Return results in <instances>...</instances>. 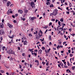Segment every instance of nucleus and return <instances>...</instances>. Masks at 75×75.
I'll return each mask as SVG.
<instances>
[{
    "label": "nucleus",
    "instance_id": "4d7b16f0",
    "mask_svg": "<svg viewBox=\"0 0 75 75\" xmlns=\"http://www.w3.org/2000/svg\"><path fill=\"white\" fill-rule=\"evenodd\" d=\"M71 35L73 36L74 35H74H75V34H71Z\"/></svg>",
    "mask_w": 75,
    "mask_h": 75
},
{
    "label": "nucleus",
    "instance_id": "338daca9",
    "mask_svg": "<svg viewBox=\"0 0 75 75\" xmlns=\"http://www.w3.org/2000/svg\"><path fill=\"white\" fill-rule=\"evenodd\" d=\"M15 74V72H13L12 74V75H14Z\"/></svg>",
    "mask_w": 75,
    "mask_h": 75
},
{
    "label": "nucleus",
    "instance_id": "2f4dec72",
    "mask_svg": "<svg viewBox=\"0 0 75 75\" xmlns=\"http://www.w3.org/2000/svg\"><path fill=\"white\" fill-rule=\"evenodd\" d=\"M23 43L24 45H27V43Z\"/></svg>",
    "mask_w": 75,
    "mask_h": 75
},
{
    "label": "nucleus",
    "instance_id": "603ef678",
    "mask_svg": "<svg viewBox=\"0 0 75 75\" xmlns=\"http://www.w3.org/2000/svg\"><path fill=\"white\" fill-rule=\"evenodd\" d=\"M63 28H59V30H61V29H62H62H63Z\"/></svg>",
    "mask_w": 75,
    "mask_h": 75
},
{
    "label": "nucleus",
    "instance_id": "49530a36",
    "mask_svg": "<svg viewBox=\"0 0 75 75\" xmlns=\"http://www.w3.org/2000/svg\"><path fill=\"white\" fill-rule=\"evenodd\" d=\"M12 17L13 18H15V16H14L13 15H12Z\"/></svg>",
    "mask_w": 75,
    "mask_h": 75
},
{
    "label": "nucleus",
    "instance_id": "aec40b11",
    "mask_svg": "<svg viewBox=\"0 0 75 75\" xmlns=\"http://www.w3.org/2000/svg\"><path fill=\"white\" fill-rule=\"evenodd\" d=\"M35 62H37V63H38L39 62L38 61V60H36L35 61Z\"/></svg>",
    "mask_w": 75,
    "mask_h": 75
},
{
    "label": "nucleus",
    "instance_id": "2eb2a0df",
    "mask_svg": "<svg viewBox=\"0 0 75 75\" xmlns=\"http://www.w3.org/2000/svg\"><path fill=\"white\" fill-rule=\"evenodd\" d=\"M47 5H48V4H50V2H47L46 3Z\"/></svg>",
    "mask_w": 75,
    "mask_h": 75
},
{
    "label": "nucleus",
    "instance_id": "9b49d317",
    "mask_svg": "<svg viewBox=\"0 0 75 75\" xmlns=\"http://www.w3.org/2000/svg\"><path fill=\"white\" fill-rule=\"evenodd\" d=\"M18 12L20 14H22L23 13V11H21V10H18Z\"/></svg>",
    "mask_w": 75,
    "mask_h": 75
},
{
    "label": "nucleus",
    "instance_id": "5fc2aeb1",
    "mask_svg": "<svg viewBox=\"0 0 75 75\" xmlns=\"http://www.w3.org/2000/svg\"><path fill=\"white\" fill-rule=\"evenodd\" d=\"M55 12H57V11H58V10H57V9H55Z\"/></svg>",
    "mask_w": 75,
    "mask_h": 75
},
{
    "label": "nucleus",
    "instance_id": "09e8293b",
    "mask_svg": "<svg viewBox=\"0 0 75 75\" xmlns=\"http://www.w3.org/2000/svg\"><path fill=\"white\" fill-rule=\"evenodd\" d=\"M27 43L28 42L26 41H25L24 42V43Z\"/></svg>",
    "mask_w": 75,
    "mask_h": 75
},
{
    "label": "nucleus",
    "instance_id": "39448f33",
    "mask_svg": "<svg viewBox=\"0 0 75 75\" xmlns=\"http://www.w3.org/2000/svg\"><path fill=\"white\" fill-rule=\"evenodd\" d=\"M31 6L33 8V7H34V2L32 1L31 3Z\"/></svg>",
    "mask_w": 75,
    "mask_h": 75
},
{
    "label": "nucleus",
    "instance_id": "473e14b6",
    "mask_svg": "<svg viewBox=\"0 0 75 75\" xmlns=\"http://www.w3.org/2000/svg\"><path fill=\"white\" fill-rule=\"evenodd\" d=\"M50 16H52L53 15V13H50Z\"/></svg>",
    "mask_w": 75,
    "mask_h": 75
},
{
    "label": "nucleus",
    "instance_id": "423d86ee",
    "mask_svg": "<svg viewBox=\"0 0 75 75\" xmlns=\"http://www.w3.org/2000/svg\"><path fill=\"white\" fill-rule=\"evenodd\" d=\"M4 27V25H3V23H1L0 24V28H3Z\"/></svg>",
    "mask_w": 75,
    "mask_h": 75
},
{
    "label": "nucleus",
    "instance_id": "f3484780",
    "mask_svg": "<svg viewBox=\"0 0 75 75\" xmlns=\"http://www.w3.org/2000/svg\"><path fill=\"white\" fill-rule=\"evenodd\" d=\"M43 39H40V40H41V42H42V41H44V38H43Z\"/></svg>",
    "mask_w": 75,
    "mask_h": 75
},
{
    "label": "nucleus",
    "instance_id": "f8f14e48",
    "mask_svg": "<svg viewBox=\"0 0 75 75\" xmlns=\"http://www.w3.org/2000/svg\"><path fill=\"white\" fill-rule=\"evenodd\" d=\"M38 35H39V37L40 38L41 37H42V34H41L40 35V33H38Z\"/></svg>",
    "mask_w": 75,
    "mask_h": 75
},
{
    "label": "nucleus",
    "instance_id": "6ab92c4d",
    "mask_svg": "<svg viewBox=\"0 0 75 75\" xmlns=\"http://www.w3.org/2000/svg\"><path fill=\"white\" fill-rule=\"evenodd\" d=\"M25 65L26 67H27V65H28V66H29V64H27V63H25Z\"/></svg>",
    "mask_w": 75,
    "mask_h": 75
},
{
    "label": "nucleus",
    "instance_id": "7c9ffc66",
    "mask_svg": "<svg viewBox=\"0 0 75 75\" xmlns=\"http://www.w3.org/2000/svg\"><path fill=\"white\" fill-rule=\"evenodd\" d=\"M55 20V19H52V20H51V21H54Z\"/></svg>",
    "mask_w": 75,
    "mask_h": 75
},
{
    "label": "nucleus",
    "instance_id": "72a5a7b5",
    "mask_svg": "<svg viewBox=\"0 0 75 75\" xmlns=\"http://www.w3.org/2000/svg\"><path fill=\"white\" fill-rule=\"evenodd\" d=\"M27 12H28L27 10H25V13H27Z\"/></svg>",
    "mask_w": 75,
    "mask_h": 75
},
{
    "label": "nucleus",
    "instance_id": "e2e57ef3",
    "mask_svg": "<svg viewBox=\"0 0 75 75\" xmlns=\"http://www.w3.org/2000/svg\"><path fill=\"white\" fill-rule=\"evenodd\" d=\"M6 74L7 75H9V74L8 73V72L6 73Z\"/></svg>",
    "mask_w": 75,
    "mask_h": 75
},
{
    "label": "nucleus",
    "instance_id": "e433bc0d",
    "mask_svg": "<svg viewBox=\"0 0 75 75\" xmlns=\"http://www.w3.org/2000/svg\"><path fill=\"white\" fill-rule=\"evenodd\" d=\"M33 65V64H30V68H32V66Z\"/></svg>",
    "mask_w": 75,
    "mask_h": 75
},
{
    "label": "nucleus",
    "instance_id": "3c124183",
    "mask_svg": "<svg viewBox=\"0 0 75 75\" xmlns=\"http://www.w3.org/2000/svg\"><path fill=\"white\" fill-rule=\"evenodd\" d=\"M15 17H17V16H18V14H16L15 15Z\"/></svg>",
    "mask_w": 75,
    "mask_h": 75
},
{
    "label": "nucleus",
    "instance_id": "0eeeda50",
    "mask_svg": "<svg viewBox=\"0 0 75 75\" xmlns=\"http://www.w3.org/2000/svg\"><path fill=\"white\" fill-rule=\"evenodd\" d=\"M53 16H56V15H57V14H58V12H54V11L53 13Z\"/></svg>",
    "mask_w": 75,
    "mask_h": 75
},
{
    "label": "nucleus",
    "instance_id": "4468645a",
    "mask_svg": "<svg viewBox=\"0 0 75 75\" xmlns=\"http://www.w3.org/2000/svg\"><path fill=\"white\" fill-rule=\"evenodd\" d=\"M7 0H3V2L4 3H5L7 2Z\"/></svg>",
    "mask_w": 75,
    "mask_h": 75
},
{
    "label": "nucleus",
    "instance_id": "37998d69",
    "mask_svg": "<svg viewBox=\"0 0 75 75\" xmlns=\"http://www.w3.org/2000/svg\"><path fill=\"white\" fill-rule=\"evenodd\" d=\"M67 13V14H69V12L68 11H67L66 12Z\"/></svg>",
    "mask_w": 75,
    "mask_h": 75
},
{
    "label": "nucleus",
    "instance_id": "1a4fd4ad",
    "mask_svg": "<svg viewBox=\"0 0 75 75\" xmlns=\"http://www.w3.org/2000/svg\"><path fill=\"white\" fill-rule=\"evenodd\" d=\"M8 26L10 28H13V26L10 24H9V25Z\"/></svg>",
    "mask_w": 75,
    "mask_h": 75
},
{
    "label": "nucleus",
    "instance_id": "ea45409f",
    "mask_svg": "<svg viewBox=\"0 0 75 75\" xmlns=\"http://www.w3.org/2000/svg\"><path fill=\"white\" fill-rule=\"evenodd\" d=\"M45 62H42V64H43V65H45Z\"/></svg>",
    "mask_w": 75,
    "mask_h": 75
},
{
    "label": "nucleus",
    "instance_id": "4be33fe9",
    "mask_svg": "<svg viewBox=\"0 0 75 75\" xmlns=\"http://www.w3.org/2000/svg\"><path fill=\"white\" fill-rule=\"evenodd\" d=\"M6 48V47H3L2 48V50L3 51H4V49Z\"/></svg>",
    "mask_w": 75,
    "mask_h": 75
},
{
    "label": "nucleus",
    "instance_id": "20e7f679",
    "mask_svg": "<svg viewBox=\"0 0 75 75\" xmlns=\"http://www.w3.org/2000/svg\"><path fill=\"white\" fill-rule=\"evenodd\" d=\"M5 33V32H4V30H0V35H3V34H4Z\"/></svg>",
    "mask_w": 75,
    "mask_h": 75
},
{
    "label": "nucleus",
    "instance_id": "a211bd4d",
    "mask_svg": "<svg viewBox=\"0 0 75 75\" xmlns=\"http://www.w3.org/2000/svg\"><path fill=\"white\" fill-rule=\"evenodd\" d=\"M50 37H49V40H51V36H49Z\"/></svg>",
    "mask_w": 75,
    "mask_h": 75
},
{
    "label": "nucleus",
    "instance_id": "0e129e2a",
    "mask_svg": "<svg viewBox=\"0 0 75 75\" xmlns=\"http://www.w3.org/2000/svg\"><path fill=\"white\" fill-rule=\"evenodd\" d=\"M40 42H38L36 43L37 44H40Z\"/></svg>",
    "mask_w": 75,
    "mask_h": 75
},
{
    "label": "nucleus",
    "instance_id": "5701e85b",
    "mask_svg": "<svg viewBox=\"0 0 75 75\" xmlns=\"http://www.w3.org/2000/svg\"><path fill=\"white\" fill-rule=\"evenodd\" d=\"M58 24H59V25L60 26L61 25V22L59 21L58 23Z\"/></svg>",
    "mask_w": 75,
    "mask_h": 75
},
{
    "label": "nucleus",
    "instance_id": "7ed1b4c3",
    "mask_svg": "<svg viewBox=\"0 0 75 75\" xmlns=\"http://www.w3.org/2000/svg\"><path fill=\"white\" fill-rule=\"evenodd\" d=\"M29 18L30 20H31V21H33L34 20V19H36L37 18L35 17H30Z\"/></svg>",
    "mask_w": 75,
    "mask_h": 75
},
{
    "label": "nucleus",
    "instance_id": "680f3d73",
    "mask_svg": "<svg viewBox=\"0 0 75 75\" xmlns=\"http://www.w3.org/2000/svg\"><path fill=\"white\" fill-rule=\"evenodd\" d=\"M25 62V60H23L22 61V62Z\"/></svg>",
    "mask_w": 75,
    "mask_h": 75
},
{
    "label": "nucleus",
    "instance_id": "79ce46f5",
    "mask_svg": "<svg viewBox=\"0 0 75 75\" xmlns=\"http://www.w3.org/2000/svg\"><path fill=\"white\" fill-rule=\"evenodd\" d=\"M68 52L69 53H70L71 52V50H70V49H69V50H68Z\"/></svg>",
    "mask_w": 75,
    "mask_h": 75
},
{
    "label": "nucleus",
    "instance_id": "b1692460",
    "mask_svg": "<svg viewBox=\"0 0 75 75\" xmlns=\"http://www.w3.org/2000/svg\"><path fill=\"white\" fill-rule=\"evenodd\" d=\"M40 38V37H36V39H39Z\"/></svg>",
    "mask_w": 75,
    "mask_h": 75
},
{
    "label": "nucleus",
    "instance_id": "13d9d810",
    "mask_svg": "<svg viewBox=\"0 0 75 75\" xmlns=\"http://www.w3.org/2000/svg\"><path fill=\"white\" fill-rule=\"evenodd\" d=\"M29 50V51H30V52H31V51H32V50L31 49H30Z\"/></svg>",
    "mask_w": 75,
    "mask_h": 75
},
{
    "label": "nucleus",
    "instance_id": "6e6552de",
    "mask_svg": "<svg viewBox=\"0 0 75 75\" xmlns=\"http://www.w3.org/2000/svg\"><path fill=\"white\" fill-rule=\"evenodd\" d=\"M42 50L41 49H40L38 51V53L40 54H41L42 53Z\"/></svg>",
    "mask_w": 75,
    "mask_h": 75
},
{
    "label": "nucleus",
    "instance_id": "c756f323",
    "mask_svg": "<svg viewBox=\"0 0 75 75\" xmlns=\"http://www.w3.org/2000/svg\"><path fill=\"white\" fill-rule=\"evenodd\" d=\"M69 56H70V57H72V56H73V55H72V54H69Z\"/></svg>",
    "mask_w": 75,
    "mask_h": 75
},
{
    "label": "nucleus",
    "instance_id": "69168bd1",
    "mask_svg": "<svg viewBox=\"0 0 75 75\" xmlns=\"http://www.w3.org/2000/svg\"><path fill=\"white\" fill-rule=\"evenodd\" d=\"M34 55H35V56H37V53H35Z\"/></svg>",
    "mask_w": 75,
    "mask_h": 75
},
{
    "label": "nucleus",
    "instance_id": "412c9836",
    "mask_svg": "<svg viewBox=\"0 0 75 75\" xmlns=\"http://www.w3.org/2000/svg\"><path fill=\"white\" fill-rule=\"evenodd\" d=\"M42 50H45V47H42Z\"/></svg>",
    "mask_w": 75,
    "mask_h": 75
},
{
    "label": "nucleus",
    "instance_id": "58836bf2",
    "mask_svg": "<svg viewBox=\"0 0 75 75\" xmlns=\"http://www.w3.org/2000/svg\"><path fill=\"white\" fill-rule=\"evenodd\" d=\"M63 65H64L63 64L61 63V67H63Z\"/></svg>",
    "mask_w": 75,
    "mask_h": 75
},
{
    "label": "nucleus",
    "instance_id": "a18cd8bd",
    "mask_svg": "<svg viewBox=\"0 0 75 75\" xmlns=\"http://www.w3.org/2000/svg\"><path fill=\"white\" fill-rule=\"evenodd\" d=\"M67 64H68L67 65H68V66H69V65H70V64H69V62H68Z\"/></svg>",
    "mask_w": 75,
    "mask_h": 75
},
{
    "label": "nucleus",
    "instance_id": "ddd939ff",
    "mask_svg": "<svg viewBox=\"0 0 75 75\" xmlns=\"http://www.w3.org/2000/svg\"><path fill=\"white\" fill-rule=\"evenodd\" d=\"M21 20H23V21H24V20H25V18H23V17H21Z\"/></svg>",
    "mask_w": 75,
    "mask_h": 75
},
{
    "label": "nucleus",
    "instance_id": "a878e982",
    "mask_svg": "<svg viewBox=\"0 0 75 75\" xmlns=\"http://www.w3.org/2000/svg\"><path fill=\"white\" fill-rule=\"evenodd\" d=\"M60 21H61V22H63L64 21V19H61L60 20Z\"/></svg>",
    "mask_w": 75,
    "mask_h": 75
},
{
    "label": "nucleus",
    "instance_id": "c9c22d12",
    "mask_svg": "<svg viewBox=\"0 0 75 75\" xmlns=\"http://www.w3.org/2000/svg\"><path fill=\"white\" fill-rule=\"evenodd\" d=\"M52 45V43H51V42H50L49 45Z\"/></svg>",
    "mask_w": 75,
    "mask_h": 75
},
{
    "label": "nucleus",
    "instance_id": "bb28decb",
    "mask_svg": "<svg viewBox=\"0 0 75 75\" xmlns=\"http://www.w3.org/2000/svg\"><path fill=\"white\" fill-rule=\"evenodd\" d=\"M39 33H41V34H42V31H41V30H40V31H39Z\"/></svg>",
    "mask_w": 75,
    "mask_h": 75
},
{
    "label": "nucleus",
    "instance_id": "864d4df0",
    "mask_svg": "<svg viewBox=\"0 0 75 75\" xmlns=\"http://www.w3.org/2000/svg\"><path fill=\"white\" fill-rule=\"evenodd\" d=\"M65 4L66 5V6H68V4H67V3L65 2Z\"/></svg>",
    "mask_w": 75,
    "mask_h": 75
},
{
    "label": "nucleus",
    "instance_id": "4c0bfd02",
    "mask_svg": "<svg viewBox=\"0 0 75 75\" xmlns=\"http://www.w3.org/2000/svg\"><path fill=\"white\" fill-rule=\"evenodd\" d=\"M48 26H45V27H44L43 28H47Z\"/></svg>",
    "mask_w": 75,
    "mask_h": 75
},
{
    "label": "nucleus",
    "instance_id": "f704fd0d",
    "mask_svg": "<svg viewBox=\"0 0 75 75\" xmlns=\"http://www.w3.org/2000/svg\"><path fill=\"white\" fill-rule=\"evenodd\" d=\"M8 37L9 38H13V37H11L10 36H9Z\"/></svg>",
    "mask_w": 75,
    "mask_h": 75
},
{
    "label": "nucleus",
    "instance_id": "de8ad7c7",
    "mask_svg": "<svg viewBox=\"0 0 75 75\" xmlns=\"http://www.w3.org/2000/svg\"><path fill=\"white\" fill-rule=\"evenodd\" d=\"M1 73H4V71L1 70Z\"/></svg>",
    "mask_w": 75,
    "mask_h": 75
},
{
    "label": "nucleus",
    "instance_id": "c85d7f7f",
    "mask_svg": "<svg viewBox=\"0 0 75 75\" xmlns=\"http://www.w3.org/2000/svg\"><path fill=\"white\" fill-rule=\"evenodd\" d=\"M59 45H58L57 47V48L58 50H59Z\"/></svg>",
    "mask_w": 75,
    "mask_h": 75
},
{
    "label": "nucleus",
    "instance_id": "052dcab7",
    "mask_svg": "<svg viewBox=\"0 0 75 75\" xmlns=\"http://www.w3.org/2000/svg\"><path fill=\"white\" fill-rule=\"evenodd\" d=\"M57 21H58V20L57 19H56V22H55V23H57Z\"/></svg>",
    "mask_w": 75,
    "mask_h": 75
},
{
    "label": "nucleus",
    "instance_id": "a19ab883",
    "mask_svg": "<svg viewBox=\"0 0 75 75\" xmlns=\"http://www.w3.org/2000/svg\"><path fill=\"white\" fill-rule=\"evenodd\" d=\"M2 23H4V19H3L2 20Z\"/></svg>",
    "mask_w": 75,
    "mask_h": 75
},
{
    "label": "nucleus",
    "instance_id": "bf43d9fd",
    "mask_svg": "<svg viewBox=\"0 0 75 75\" xmlns=\"http://www.w3.org/2000/svg\"><path fill=\"white\" fill-rule=\"evenodd\" d=\"M49 24L50 25H51V24H52V23H51V22Z\"/></svg>",
    "mask_w": 75,
    "mask_h": 75
},
{
    "label": "nucleus",
    "instance_id": "9d476101",
    "mask_svg": "<svg viewBox=\"0 0 75 75\" xmlns=\"http://www.w3.org/2000/svg\"><path fill=\"white\" fill-rule=\"evenodd\" d=\"M11 4V2L10 1H8L7 4V5L8 6H9V5Z\"/></svg>",
    "mask_w": 75,
    "mask_h": 75
},
{
    "label": "nucleus",
    "instance_id": "c03bdc74",
    "mask_svg": "<svg viewBox=\"0 0 75 75\" xmlns=\"http://www.w3.org/2000/svg\"><path fill=\"white\" fill-rule=\"evenodd\" d=\"M10 61H11V60H13V58H10Z\"/></svg>",
    "mask_w": 75,
    "mask_h": 75
},
{
    "label": "nucleus",
    "instance_id": "774afa93",
    "mask_svg": "<svg viewBox=\"0 0 75 75\" xmlns=\"http://www.w3.org/2000/svg\"><path fill=\"white\" fill-rule=\"evenodd\" d=\"M24 54H25L24 53H23L22 54V56H24Z\"/></svg>",
    "mask_w": 75,
    "mask_h": 75
},
{
    "label": "nucleus",
    "instance_id": "8fccbe9b",
    "mask_svg": "<svg viewBox=\"0 0 75 75\" xmlns=\"http://www.w3.org/2000/svg\"><path fill=\"white\" fill-rule=\"evenodd\" d=\"M58 9H60V10H62V9L60 8L59 7H58Z\"/></svg>",
    "mask_w": 75,
    "mask_h": 75
},
{
    "label": "nucleus",
    "instance_id": "393cba45",
    "mask_svg": "<svg viewBox=\"0 0 75 75\" xmlns=\"http://www.w3.org/2000/svg\"><path fill=\"white\" fill-rule=\"evenodd\" d=\"M29 37H32V35H31V34L29 33Z\"/></svg>",
    "mask_w": 75,
    "mask_h": 75
},
{
    "label": "nucleus",
    "instance_id": "f03ea898",
    "mask_svg": "<svg viewBox=\"0 0 75 75\" xmlns=\"http://www.w3.org/2000/svg\"><path fill=\"white\" fill-rule=\"evenodd\" d=\"M12 10V9H9V10L7 12V14L9 15L10 14V13H13V11H11Z\"/></svg>",
    "mask_w": 75,
    "mask_h": 75
},
{
    "label": "nucleus",
    "instance_id": "cd10ccee",
    "mask_svg": "<svg viewBox=\"0 0 75 75\" xmlns=\"http://www.w3.org/2000/svg\"><path fill=\"white\" fill-rule=\"evenodd\" d=\"M75 69V67H74L73 66L72 67V70H74Z\"/></svg>",
    "mask_w": 75,
    "mask_h": 75
},
{
    "label": "nucleus",
    "instance_id": "f257e3e1",
    "mask_svg": "<svg viewBox=\"0 0 75 75\" xmlns=\"http://www.w3.org/2000/svg\"><path fill=\"white\" fill-rule=\"evenodd\" d=\"M8 53L9 54H12L15 55L14 52H13V50L11 49H10V50L8 51Z\"/></svg>",
    "mask_w": 75,
    "mask_h": 75
},
{
    "label": "nucleus",
    "instance_id": "dca6fc26",
    "mask_svg": "<svg viewBox=\"0 0 75 75\" xmlns=\"http://www.w3.org/2000/svg\"><path fill=\"white\" fill-rule=\"evenodd\" d=\"M54 6H53V4H51L50 6V7H53Z\"/></svg>",
    "mask_w": 75,
    "mask_h": 75
},
{
    "label": "nucleus",
    "instance_id": "6e6d98bb",
    "mask_svg": "<svg viewBox=\"0 0 75 75\" xmlns=\"http://www.w3.org/2000/svg\"><path fill=\"white\" fill-rule=\"evenodd\" d=\"M61 53H64V51H61Z\"/></svg>",
    "mask_w": 75,
    "mask_h": 75
}]
</instances>
